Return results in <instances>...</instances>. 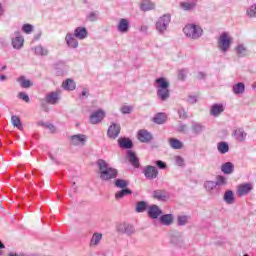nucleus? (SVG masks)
I'll return each instance as SVG.
<instances>
[{
    "label": "nucleus",
    "mask_w": 256,
    "mask_h": 256,
    "mask_svg": "<svg viewBox=\"0 0 256 256\" xmlns=\"http://www.w3.org/2000/svg\"><path fill=\"white\" fill-rule=\"evenodd\" d=\"M96 164L102 181H111V179H116L119 174L117 169L110 167L109 163L103 159H99Z\"/></svg>",
    "instance_id": "f257e3e1"
},
{
    "label": "nucleus",
    "mask_w": 256,
    "mask_h": 256,
    "mask_svg": "<svg viewBox=\"0 0 256 256\" xmlns=\"http://www.w3.org/2000/svg\"><path fill=\"white\" fill-rule=\"evenodd\" d=\"M154 85L157 89V97L160 98L161 101H167V99L171 97V91L169 90L171 84L167 78H157Z\"/></svg>",
    "instance_id": "f03ea898"
},
{
    "label": "nucleus",
    "mask_w": 256,
    "mask_h": 256,
    "mask_svg": "<svg viewBox=\"0 0 256 256\" xmlns=\"http://www.w3.org/2000/svg\"><path fill=\"white\" fill-rule=\"evenodd\" d=\"M183 33L188 37V39H201L203 37V28L196 24H187L183 28Z\"/></svg>",
    "instance_id": "7ed1b4c3"
},
{
    "label": "nucleus",
    "mask_w": 256,
    "mask_h": 256,
    "mask_svg": "<svg viewBox=\"0 0 256 256\" xmlns=\"http://www.w3.org/2000/svg\"><path fill=\"white\" fill-rule=\"evenodd\" d=\"M170 23L171 14H164L157 19L155 27L159 35H165V33H167V29H169Z\"/></svg>",
    "instance_id": "20e7f679"
},
{
    "label": "nucleus",
    "mask_w": 256,
    "mask_h": 256,
    "mask_svg": "<svg viewBox=\"0 0 256 256\" xmlns=\"http://www.w3.org/2000/svg\"><path fill=\"white\" fill-rule=\"evenodd\" d=\"M231 43H233V38L230 37L229 33L224 32L218 38V49L222 53H227L231 48Z\"/></svg>",
    "instance_id": "39448f33"
},
{
    "label": "nucleus",
    "mask_w": 256,
    "mask_h": 256,
    "mask_svg": "<svg viewBox=\"0 0 256 256\" xmlns=\"http://www.w3.org/2000/svg\"><path fill=\"white\" fill-rule=\"evenodd\" d=\"M87 135L76 134L70 137V144L74 147H85L87 145Z\"/></svg>",
    "instance_id": "423d86ee"
},
{
    "label": "nucleus",
    "mask_w": 256,
    "mask_h": 256,
    "mask_svg": "<svg viewBox=\"0 0 256 256\" xmlns=\"http://www.w3.org/2000/svg\"><path fill=\"white\" fill-rule=\"evenodd\" d=\"M116 231L131 237V235H135V226L129 223H120L117 225Z\"/></svg>",
    "instance_id": "0eeeda50"
},
{
    "label": "nucleus",
    "mask_w": 256,
    "mask_h": 256,
    "mask_svg": "<svg viewBox=\"0 0 256 256\" xmlns=\"http://www.w3.org/2000/svg\"><path fill=\"white\" fill-rule=\"evenodd\" d=\"M74 33L68 32L65 36V42L69 49H77L79 47V40Z\"/></svg>",
    "instance_id": "6e6552de"
},
{
    "label": "nucleus",
    "mask_w": 256,
    "mask_h": 256,
    "mask_svg": "<svg viewBox=\"0 0 256 256\" xmlns=\"http://www.w3.org/2000/svg\"><path fill=\"white\" fill-rule=\"evenodd\" d=\"M103 119H105V111H103L101 109L94 111L90 115V123L92 125H97V124L101 123V121H103Z\"/></svg>",
    "instance_id": "1a4fd4ad"
},
{
    "label": "nucleus",
    "mask_w": 256,
    "mask_h": 256,
    "mask_svg": "<svg viewBox=\"0 0 256 256\" xmlns=\"http://www.w3.org/2000/svg\"><path fill=\"white\" fill-rule=\"evenodd\" d=\"M143 174L146 179H157L159 170L155 166L148 165L143 169Z\"/></svg>",
    "instance_id": "9d476101"
},
{
    "label": "nucleus",
    "mask_w": 256,
    "mask_h": 256,
    "mask_svg": "<svg viewBox=\"0 0 256 256\" xmlns=\"http://www.w3.org/2000/svg\"><path fill=\"white\" fill-rule=\"evenodd\" d=\"M119 133H121V125L117 123H112L107 131L109 139H117V137H119Z\"/></svg>",
    "instance_id": "9b49d317"
},
{
    "label": "nucleus",
    "mask_w": 256,
    "mask_h": 256,
    "mask_svg": "<svg viewBox=\"0 0 256 256\" xmlns=\"http://www.w3.org/2000/svg\"><path fill=\"white\" fill-rule=\"evenodd\" d=\"M251 191H253V184H240L237 189V195L238 197H243L244 195H248V193H251Z\"/></svg>",
    "instance_id": "f8f14e48"
},
{
    "label": "nucleus",
    "mask_w": 256,
    "mask_h": 256,
    "mask_svg": "<svg viewBox=\"0 0 256 256\" xmlns=\"http://www.w3.org/2000/svg\"><path fill=\"white\" fill-rule=\"evenodd\" d=\"M14 35V38H12V46L14 49H21L23 43H25V39L21 36V32L19 31H16Z\"/></svg>",
    "instance_id": "ddd939ff"
},
{
    "label": "nucleus",
    "mask_w": 256,
    "mask_h": 256,
    "mask_svg": "<svg viewBox=\"0 0 256 256\" xmlns=\"http://www.w3.org/2000/svg\"><path fill=\"white\" fill-rule=\"evenodd\" d=\"M163 215V211L157 205H151L148 207V217L150 219H159V217Z\"/></svg>",
    "instance_id": "4468645a"
},
{
    "label": "nucleus",
    "mask_w": 256,
    "mask_h": 256,
    "mask_svg": "<svg viewBox=\"0 0 256 256\" xmlns=\"http://www.w3.org/2000/svg\"><path fill=\"white\" fill-rule=\"evenodd\" d=\"M72 34H74L76 39H79V41H83L84 39H87V37H89V32L85 27H77L76 29H74V33Z\"/></svg>",
    "instance_id": "2eb2a0df"
},
{
    "label": "nucleus",
    "mask_w": 256,
    "mask_h": 256,
    "mask_svg": "<svg viewBox=\"0 0 256 256\" xmlns=\"http://www.w3.org/2000/svg\"><path fill=\"white\" fill-rule=\"evenodd\" d=\"M130 27L131 26L129 25V20L121 18L117 25V31L119 33H129Z\"/></svg>",
    "instance_id": "dca6fc26"
},
{
    "label": "nucleus",
    "mask_w": 256,
    "mask_h": 256,
    "mask_svg": "<svg viewBox=\"0 0 256 256\" xmlns=\"http://www.w3.org/2000/svg\"><path fill=\"white\" fill-rule=\"evenodd\" d=\"M138 139L141 143H150L153 140V135L147 130H139Z\"/></svg>",
    "instance_id": "f3484780"
},
{
    "label": "nucleus",
    "mask_w": 256,
    "mask_h": 256,
    "mask_svg": "<svg viewBox=\"0 0 256 256\" xmlns=\"http://www.w3.org/2000/svg\"><path fill=\"white\" fill-rule=\"evenodd\" d=\"M102 240H103V233L96 232L92 235L89 245L90 247H97L98 245H100Z\"/></svg>",
    "instance_id": "a211bd4d"
},
{
    "label": "nucleus",
    "mask_w": 256,
    "mask_h": 256,
    "mask_svg": "<svg viewBox=\"0 0 256 256\" xmlns=\"http://www.w3.org/2000/svg\"><path fill=\"white\" fill-rule=\"evenodd\" d=\"M223 111H225L223 104H213L210 109V115L213 117H219Z\"/></svg>",
    "instance_id": "6ab92c4d"
},
{
    "label": "nucleus",
    "mask_w": 256,
    "mask_h": 256,
    "mask_svg": "<svg viewBox=\"0 0 256 256\" xmlns=\"http://www.w3.org/2000/svg\"><path fill=\"white\" fill-rule=\"evenodd\" d=\"M153 197L157 201H167L169 199V193L164 190H156L153 192Z\"/></svg>",
    "instance_id": "aec40b11"
},
{
    "label": "nucleus",
    "mask_w": 256,
    "mask_h": 256,
    "mask_svg": "<svg viewBox=\"0 0 256 256\" xmlns=\"http://www.w3.org/2000/svg\"><path fill=\"white\" fill-rule=\"evenodd\" d=\"M233 135H234V138L236 139V141H239L240 143H243V141H245V139H247V133L242 128H238V129L234 130Z\"/></svg>",
    "instance_id": "412c9836"
},
{
    "label": "nucleus",
    "mask_w": 256,
    "mask_h": 256,
    "mask_svg": "<svg viewBox=\"0 0 256 256\" xmlns=\"http://www.w3.org/2000/svg\"><path fill=\"white\" fill-rule=\"evenodd\" d=\"M174 219L175 218L173 217V214H164V215L160 216L159 222L162 225H165L166 227H169V225H173Z\"/></svg>",
    "instance_id": "4be33fe9"
},
{
    "label": "nucleus",
    "mask_w": 256,
    "mask_h": 256,
    "mask_svg": "<svg viewBox=\"0 0 256 256\" xmlns=\"http://www.w3.org/2000/svg\"><path fill=\"white\" fill-rule=\"evenodd\" d=\"M221 171L224 173V175H231L235 171V165L231 162H226L222 164Z\"/></svg>",
    "instance_id": "5701e85b"
},
{
    "label": "nucleus",
    "mask_w": 256,
    "mask_h": 256,
    "mask_svg": "<svg viewBox=\"0 0 256 256\" xmlns=\"http://www.w3.org/2000/svg\"><path fill=\"white\" fill-rule=\"evenodd\" d=\"M62 87L63 89H65V91H75L77 85L75 84V81L73 79H66L62 83Z\"/></svg>",
    "instance_id": "b1692460"
},
{
    "label": "nucleus",
    "mask_w": 256,
    "mask_h": 256,
    "mask_svg": "<svg viewBox=\"0 0 256 256\" xmlns=\"http://www.w3.org/2000/svg\"><path fill=\"white\" fill-rule=\"evenodd\" d=\"M141 11H153L155 4L151 0H144L140 4Z\"/></svg>",
    "instance_id": "393cba45"
},
{
    "label": "nucleus",
    "mask_w": 256,
    "mask_h": 256,
    "mask_svg": "<svg viewBox=\"0 0 256 256\" xmlns=\"http://www.w3.org/2000/svg\"><path fill=\"white\" fill-rule=\"evenodd\" d=\"M127 157L131 165H133V167H136V168L139 167V158H137V155H135V152L129 150L127 152Z\"/></svg>",
    "instance_id": "a878e982"
},
{
    "label": "nucleus",
    "mask_w": 256,
    "mask_h": 256,
    "mask_svg": "<svg viewBox=\"0 0 256 256\" xmlns=\"http://www.w3.org/2000/svg\"><path fill=\"white\" fill-rule=\"evenodd\" d=\"M168 142L171 149H176V150L183 149V142H181L177 138H169Z\"/></svg>",
    "instance_id": "bb28decb"
},
{
    "label": "nucleus",
    "mask_w": 256,
    "mask_h": 256,
    "mask_svg": "<svg viewBox=\"0 0 256 256\" xmlns=\"http://www.w3.org/2000/svg\"><path fill=\"white\" fill-rule=\"evenodd\" d=\"M223 199L228 205H233L235 203V194H233V191L227 190L224 193Z\"/></svg>",
    "instance_id": "cd10ccee"
},
{
    "label": "nucleus",
    "mask_w": 256,
    "mask_h": 256,
    "mask_svg": "<svg viewBox=\"0 0 256 256\" xmlns=\"http://www.w3.org/2000/svg\"><path fill=\"white\" fill-rule=\"evenodd\" d=\"M234 95H243L245 93V83L239 82L232 88Z\"/></svg>",
    "instance_id": "c85d7f7f"
},
{
    "label": "nucleus",
    "mask_w": 256,
    "mask_h": 256,
    "mask_svg": "<svg viewBox=\"0 0 256 256\" xmlns=\"http://www.w3.org/2000/svg\"><path fill=\"white\" fill-rule=\"evenodd\" d=\"M197 5L196 1H187V2H182L180 3L181 9L184 11H193Z\"/></svg>",
    "instance_id": "c756f323"
},
{
    "label": "nucleus",
    "mask_w": 256,
    "mask_h": 256,
    "mask_svg": "<svg viewBox=\"0 0 256 256\" xmlns=\"http://www.w3.org/2000/svg\"><path fill=\"white\" fill-rule=\"evenodd\" d=\"M152 121L157 123V125H163L167 121V115L165 113H158L153 117Z\"/></svg>",
    "instance_id": "7c9ffc66"
},
{
    "label": "nucleus",
    "mask_w": 256,
    "mask_h": 256,
    "mask_svg": "<svg viewBox=\"0 0 256 256\" xmlns=\"http://www.w3.org/2000/svg\"><path fill=\"white\" fill-rule=\"evenodd\" d=\"M46 101L50 103V105H55L57 101H59V93L51 92L46 96Z\"/></svg>",
    "instance_id": "2f4dec72"
},
{
    "label": "nucleus",
    "mask_w": 256,
    "mask_h": 256,
    "mask_svg": "<svg viewBox=\"0 0 256 256\" xmlns=\"http://www.w3.org/2000/svg\"><path fill=\"white\" fill-rule=\"evenodd\" d=\"M17 81L20 83V87L23 89H29V87H33V83L26 79L25 76H20Z\"/></svg>",
    "instance_id": "473e14b6"
},
{
    "label": "nucleus",
    "mask_w": 256,
    "mask_h": 256,
    "mask_svg": "<svg viewBox=\"0 0 256 256\" xmlns=\"http://www.w3.org/2000/svg\"><path fill=\"white\" fill-rule=\"evenodd\" d=\"M217 150L221 153V155H225V153H229V144L225 141L219 142L217 144Z\"/></svg>",
    "instance_id": "72a5a7b5"
},
{
    "label": "nucleus",
    "mask_w": 256,
    "mask_h": 256,
    "mask_svg": "<svg viewBox=\"0 0 256 256\" xmlns=\"http://www.w3.org/2000/svg\"><path fill=\"white\" fill-rule=\"evenodd\" d=\"M119 145L122 149H131V147H133V142L129 138H123L119 140Z\"/></svg>",
    "instance_id": "f704fd0d"
},
{
    "label": "nucleus",
    "mask_w": 256,
    "mask_h": 256,
    "mask_svg": "<svg viewBox=\"0 0 256 256\" xmlns=\"http://www.w3.org/2000/svg\"><path fill=\"white\" fill-rule=\"evenodd\" d=\"M204 129L205 126H203V124L197 122L192 123V131L195 135H200V133H203Z\"/></svg>",
    "instance_id": "c9c22d12"
},
{
    "label": "nucleus",
    "mask_w": 256,
    "mask_h": 256,
    "mask_svg": "<svg viewBox=\"0 0 256 256\" xmlns=\"http://www.w3.org/2000/svg\"><path fill=\"white\" fill-rule=\"evenodd\" d=\"M34 51H35V55H41V57H45L47 55H49V50H47V48L39 45V46H36L34 48Z\"/></svg>",
    "instance_id": "e433bc0d"
},
{
    "label": "nucleus",
    "mask_w": 256,
    "mask_h": 256,
    "mask_svg": "<svg viewBox=\"0 0 256 256\" xmlns=\"http://www.w3.org/2000/svg\"><path fill=\"white\" fill-rule=\"evenodd\" d=\"M136 213H145L147 211V202L140 201L136 204L135 208Z\"/></svg>",
    "instance_id": "4c0bfd02"
},
{
    "label": "nucleus",
    "mask_w": 256,
    "mask_h": 256,
    "mask_svg": "<svg viewBox=\"0 0 256 256\" xmlns=\"http://www.w3.org/2000/svg\"><path fill=\"white\" fill-rule=\"evenodd\" d=\"M236 51L238 57H245V55H247V48L243 44L238 45L236 47Z\"/></svg>",
    "instance_id": "58836bf2"
},
{
    "label": "nucleus",
    "mask_w": 256,
    "mask_h": 256,
    "mask_svg": "<svg viewBox=\"0 0 256 256\" xmlns=\"http://www.w3.org/2000/svg\"><path fill=\"white\" fill-rule=\"evenodd\" d=\"M215 187H217V184L215 183V181L204 182V189L206 191H208V193H211V191H213V189H215Z\"/></svg>",
    "instance_id": "ea45409f"
},
{
    "label": "nucleus",
    "mask_w": 256,
    "mask_h": 256,
    "mask_svg": "<svg viewBox=\"0 0 256 256\" xmlns=\"http://www.w3.org/2000/svg\"><path fill=\"white\" fill-rule=\"evenodd\" d=\"M129 185V181L123 179H116L115 180V187L118 189H125Z\"/></svg>",
    "instance_id": "a19ab883"
},
{
    "label": "nucleus",
    "mask_w": 256,
    "mask_h": 256,
    "mask_svg": "<svg viewBox=\"0 0 256 256\" xmlns=\"http://www.w3.org/2000/svg\"><path fill=\"white\" fill-rule=\"evenodd\" d=\"M215 183H216V187H223L227 185V178H225V176L219 175L216 177Z\"/></svg>",
    "instance_id": "79ce46f5"
},
{
    "label": "nucleus",
    "mask_w": 256,
    "mask_h": 256,
    "mask_svg": "<svg viewBox=\"0 0 256 256\" xmlns=\"http://www.w3.org/2000/svg\"><path fill=\"white\" fill-rule=\"evenodd\" d=\"M131 193H132L131 190L125 188V189L118 191L115 194V197H116V199H123V197H125V195H131Z\"/></svg>",
    "instance_id": "37998d69"
},
{
    "label": "nucleus",
    "mask_w": 256,
    "mask_h": 256,
    "mask_svg": "<svg viewBox=\"0 0 256 256\" xmlns=\"http://www.w3.org/2000/svg\"><path fill=\"white\" fill-rule=\"evenodd\" d=\"M12 125L18 129H23V124H21V119L18 116L11 117Z\"/></svg>",
    "instance_id": "c03bdc74"
},
{
    "label": "nucleus",
    "mask_w": 256,
    "mask_h": 256,
    "mask_svg": "<svg viewBox=\"0 0 256 256\" xmlns=\"http://www.w3.org/2000/svg\"><path fill=\"white\" fill-rule=\"evenodd\" d=\"M247 15L248 17H251V18H256V4H253L252 6H250L248 9H247Z\"/></svg>",
    "instance_id": "a18cd8bd"
},
{
    "label": "nucleus",
    "mask_w": 256,
    "mask_h": 256,
    "mask_svg": "<svg viewBox=\"0 0 256 256\" xmlns=\"http://www.w3.org/2000/svg\"><path fill=\"white\" fill-rule=\"evenodd\" d=\"M87 21H97V19H99V12H90L87 17H86Z\"/></svg>",
    "instance_id": "49530a36"
},
{
    "label": "nucleus",
    "mask_w": 256,
    "mask_h": 256,
    "mask_svg": "<svg viewBox=\"0 0 256 256\" xmlns=\"http://www.w3.org/2000/svg\"><path fill=\"white\" fill-rule=\"evenodd\" d=\"M23 33H26L27 35H30V33H33V25L31 24H24L22 26Z\"/></svg>",
    "instance_id": "de8ad7c7"
},
{
    "label": "nucleus",
    "mask_w": 256,
    "mask_h": 256,
    "mask_svg": "<svg viewBox=\"0 0 256 256\" xmlns=\"http://www.w3.org/2000/svg\"><path fill=\"white\" fill-rule=\"evenodd\" d=\"M188 221H189L188 216H178V225H180V227H183V225H187Z\"/></svg>",
    "instance_id": "09e8293b"
},
{
    "label": "nucleus",
    "mask_w": 256,
    "mask_h": 256,
    "mask_svg": "<svg viewBox=\"0 0 256 256\" xmlns=\"http://www.w3.org/2000/svg\"><path fill=\"white\" fill-rule=\"evenodd\" d=\"M174 161H175V164L178 165V167L185 166V160L181 156H175Z\"/></svg>",
    "instance_id": "8fccbe9b"
},
{
    "label": "nucleus",
    "mask_w": 256,
    "mask_h": 256,
    "mask_svg": "<svg viewBox=\"0 0 256 256\" xmlns=\"http://www.w3.org/2000/svg\"><path fill=\"white\" fill-rule=\"evenodd\" d=\"M120 111L123 115H129V113H131V111H133V107L132 106H122Z\"/></svg>",
    "instance_id": "3c124183"
},
{
    "label": "nucleus",
    "mask_w": 256,
    "mask_h": 256,
    "mask_svg": "<svg viewBox=\"0 0 256 256\" xmlns=\"http://www.w3.org/2000/svg\"><path fill=\"white\" fill-rule=\"evenodd\" d=\"M18 97L20 99H22V101H25V103H29L30 99H29V95H27L25 92H20L18 94Z\"/></svg>",
    "instance_id": "603ef678"
},
{
    "label": "nucleus",
    "mask_w": 256,
    "mask_h": 256,
    "mask_svg": "<svg viewBox=\"0 0 256 256\" xmlns=\"http://www.w3.org/2000/svg\"><path fill=\"white\" fill-rule=\"evenodd\" d=\"M178 115L180 119H187V112L185 111L184 108L178 109Z\"/></svg>",
    "instance_id": "864d4df0"
},
{
    "label": "nucleus",
    "mask_w": 256,
    "mask_h": 256,
    "mask_svg": "<svg viewBox=\"0 0 256 256\" xmlns=\"http://www.w3.org/2000/svg\"><path fill=\"white\" fill-rule=\"evenodd\" d=\"M156 166L158 169H167V164L161 160L156 161Z\"/></svg>",
    "instance_id": "5fc2aeb1"
},
{
    "label": "nucleus",
    "mask_w": 256,
    "mask_h": 256,
    "mask_svg": "<svg viewBox=\"0 0 256 256\" xmlns=\"http://www.w3.org/2000/svg\"><path fill=\"white\" fill-rule=\"evenodd\" d=\"M45 128L49 129L50 133H55V125H53L51 123H46Z\"/></svg>",
    "instance_id": "6e6d98bb"
},
{
    "label": "nucleus",
    "mask_w": 256,
    "mask_h": 256,
    "mask_svg": "<svg viewBox=\"0 0 256 256\" xmlns=\"http://www.w3.org/2000/svg\"><path fill=\"white\" fill-rule=\"evenodd\" d=\"M188 103H191V105H194V103H197V96H189Z\"/></svg>",
    "instance_id": "4d7b16f0"
},
{
    "label": "nucleus",
    "mask_w": 256,
    "mask_h": 256,
    "mask_svg": "<svg viewBox=\"0 0 256 256\" xmlns=\"http://www.w3.org/2000/svg\"><path fill=\"white\" fill-rule=\"evenodd\" d=\"M179 131L181 133H187V125H185V124L180 125L179 126Z\"/></svg>",
    "instance_id": "13d9d810"
},
{
    "label": "nucleus",
    "mask_w": 256,
    "mask_h": 256,
    "mask_svg": "<svg viewBox=\"0 0 256 256\" xmlns=\"http://www.w3.org/2000/svg\"><path fill=\"white\" fill-rule=\"evenodd\" d=\"M147 31H149V26H147V25H142V26L140 27V32H141V33H147Z\"/></svg>",
    "instance_id": "bf43d9fd"
},
{
    "label": "nucleus",
    "mask_w": 256,
    "mask_h": 256,
    "mask_svg": "<svg viewBox=\"0 0 256 256\" xmlns=\"http://www.w3.org/2000/svg\"><path fill=\"white\" fill-rule=\"evenodd\" d=\"M89 93V90L84 89L81 93V97H87V94Z\"/></svg>",
    "instance_id": "052dcab7"
},
{
    "label": "nucleus",
    "mask_w": 256,
    "mask_h": 256,
    "mask_svg": "<svg viewBox=\"0 0 256 256\" xmlns=\"http://www.w3.org/2000/svg\"><path fill=\"white\" fill-rule=\"evenodd\" d=\"M205 77V74L203 72H199L197 75L198 79H203Z\"/></svg>",
    "instance_id": "680f3d73"
},
{
    "label": "nucleus",
    "mask_w": 256,
    "mask_h": 256,
    "mask_svg": "<svg viewBox=\"0 0 256 256\" xmlns=\"http://www.w3.org/2000/svg\"><path fill=\"white\" fill-rule=\"evenodd\" d=\"M7 80V76L5 75H0V81H6Z\"/></svg>",
    "instance_id": "e2e57ef3"
},
{
    "label": "nucleus",
    "mask_w": 256,
    "mask_h": 256,
    "mask_svg": "<svg viewBox=\"0 0 256 256\" xmlns=\"http://www.w3.org/2000/svg\"><path fill=\"white\" fill-rule=\"evenodd\" d=\"M3 13H4L3 5L0 3V17H1V15H3Z\"/></svg>",
    "instance_id": "0e129e2a"
},
{
    "label": "nucleus",
    "mask_w": 256,
    "mask_h": 256,
    "mask_svg": "<svg viewBox=\"0 0 256 256\" xmlns=\"http://www.w3.org/2000/svg\"><path fill=\"white\" fill-rule=\"evenodd\" d=\"M45 124H46V123H43V121H39V122H38V125H41L42 127H45Z\"/></svg>",
    "instance_id": "69168bd1"
},
{
    "label": "nucleus",
    "mask_w": 256,
    "mask_h": 256,
    "mask_svg": "<svg viewBox=\"0 0 256 256\" xmlns=\"http://www.w3.org/2000/svg\"><path fill=\"white\" fill-rule=\"evenodd\" d=\"M49 157L52 161H55V157L53 155L50 154Z\"/></svg>",
    "instance_id": "338daca9"
},
{
    "label": "nucleus",
    "mask_w": 256,
    "mask_h": 256,
    "mask_svg": "<svg viewBox=\"0 0 256 256\" xmlns=\"http://www.w3.org/2000/svg\"><path fill=\"white\" fill-rule=\"evenodd\" d=\"M253 89H256V83H254V85H253Z\"/></svg>",
    "instance_id": "774afa93"
}]
</instances>
